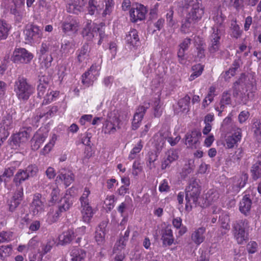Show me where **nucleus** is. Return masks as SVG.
I'll list each match as a JSON object with an SVG mask.
<instances>
[{
    "label": "nucleus",
    "instance_id": "nucleus-27",
    "mask_svg": "<svg viewBox=\"0 0 261 261\" xmlns=\"http://www.w3.org/2000/svg\"><path fill=\"white\" fill-rule=\"evenodd\" d=\"M252 205V200L249 195H245L239 204V210L240 212L246 215L249 212Z\"/></svg>",
    "mask_w": 261,
    "mask_h": 261
},
{
    "label": "nucleus",
    "instance_id": "nucleus-6",
    "mask_svg": "<svg viewBox=\"0 0 261 261\" xmlns=\"http://www.w3.org/2000/svg\"><path fill=\"white\" fill-rule=\"evenodd\" d=\"M247 227L248 221L246 219L237 220L233 224V236L238 244H243L248 240V233L245 231Z\"/></svg>",
    "mask_w": 261,
    "mask_h": 261
},
{
    "label": "nucleus",
    "instance_id": "nucleus-3",
    "mask_svg": "<svg viewBox=\"0 0 261 261\" xmlns=\"http://www.w3.org/2000/svg\"><path fill=\"white\" fill-rule=\"evenodd\" d=\"M256 88L252 84L246 85L240 84L236 82L234 84L233 95L238 98L243 104H247V102L253 97V93Z\"/></svg>",
    "mask_w": 261,
    "mask_h": 261
},
{
    "label": "nucleus",
    "instance_id": "nucleus-16",
    "mask_svg": "<svg viewBox=\"0 0 261 261\" xmlns=\"http://www.w3.org/2000/svg\"><path fill=\"white\" fill-rule=\"evenodd\" d=\"M192 40L187 37L182 40V41L178 45L179 49L177 51V58L178 62L181 64H185L186 59L185 58V51H187L190 45L191 44Z\"/></svg>",
    "mask_w": 261,
    "mask_h": 261
},
{
    "label": "nucleus",
    "instance_id": "nucleus-44",
    "mask_svg": "<svg viewBox=\"0 0 261 261\" xmlns=\"http://www.w3.org/2000/svg\"><path fill=\"white\" fill-rule=\"evenodd\" d=\"M130 233L129 226H128L124 232V236L120 237L119 241L117 242L116 245L118 248V249L121 250L124 249L126 245V242L128 240Z\"/></svg>",
    "mask_w": 261,
    "mask_h": 261
},
{
    "label": "nucleus",
    "instance_id": "nucleus-13",
    "mask_svg": "<svg viewBox=\"0 0 261 261\" xmlns=\"http://www.w3.org/2000/svg\"><path fill=\"white\" fill-rule=\"evenodd\" d=\"M48 135V131L45 128L39 129L31 140V149L38 150L47 138Z\"/></svg>",
    "mask_w": 261,
    "mask_h": 261
},
{
    "label": "nucleus",
    "instance_id": "nucleus-35",
    "mask_svg": "<svg viewBox=\"0 0 261 261\" xmlns=\"http://www.w3.org/2000/svg\"><path fill=\"white\" fill-rule=\"evenodd\" d=\"M59 95V92L48 89L47 92L43 96L44 99L42 102L43 105H47L55 100Z\"/></svg>",
    "mask_w": 261,
    "mask_h": 261
},
{
    "label": "nucleus",
    "instance_id": "nucleus-63",
    "mask_svg": "<svg viewBox=\"0 0 261 261\" xmlns=\"http://www.w3.org/2000/svg\"><path fill=\"white\" fill-rule=\"evenodd\" d=\"M165 158L167 159V160L170 161V162L173 163L178 159V152L176 150L174 149L169 150L167 152L166 157Z\"/></svg>",
    "mask_w": 261,
    "mask_h": 261
},
{
    "label": "nucleus",
    "instance_id": "nucleus-8",
    "mask_svg": "<svg viewBox=\"0 0 261 261\" xmlns=\"http://www.w3.org/2000/svg\"><path fill=\"white\" fill-rule=\"evenodd\" d=\"M34 57L32 53L24 48H15L11 56L12 61L16 64H28Z\"/></svg>",
    "mask_w": 261,
    "mask_h": 261
},
{
    "label": "nucleus",
    "instance_id": "nucleus-58",
    "mask_svg": "<svg viewBox=\"0 0 261 261\" xmlns=\"http://www.w3.org/2000/svg\"><path fill=\"white\" fill-rule=\"evenodd\" d=\"M105 9L102 13L103 16L107 15H110L114 8V2L113 0H105Z\"/></svg>",
    "mask_w": 261,
    "mask_h": 261
},
{
    "label": "nucleus",
    "instance_id": "nucleus-50",
    "mask_svg": "<svg viewBox=\"0 0 261 261\" xmlns=\"http://www.w3.org/2000/svg\"><path fill=\"white\" fill-rule=\"evenodd\" d=\"M168 134L169 133L168 130L164 134L162 133V130L160 132V136L163 137V139L167 140L171 146H173L177 144L180 140V136L178 135L175 138H173L172 137H169Z\"/></svg>",
    "mask_w": 261,
    "mask_h": 261
},
{
    "label": "nucleus",
    "instance_id": "nucleus-15",
    "mask_svg": "<svg viewBox=\"0 0 261 261\" xmlns=\"http://www.w3.org/2000/svg\"><path fill=\"white\" fill-rule=\"evenodd\" d=\"M24 197L23 188L16 189L13 196L8 201L9 211L13 212L20 205Z\"/></svg>",
    "mask_w": 261,
    "mask_h": 261
},
{
    "label": "nucleus",
    "instance_id": "nucleus-45",
    "mask_svg": "<svg viewBox=\"0 0 261 261\" xmlns=\"http://www.w3.org/2000/svg\"><path fill=\"white\" fill-rule=\"evenodd\" d=\"M57 140V136L55 134H53L49 142L45 145L44 148L41 151V153L43 155L48 154L54 146Z\"/></svg>",
    "mask_w": 261,
    "mask_h": 261
},
{
    "label": "nucleus",
    "instance_id": "nucleus-25",
    "mask_svg": "<svg viewBox=\"0 0 261 261\" xmlns=\"http://www.w3.org/2000/svg\"><path fill=\"white\" fill-rule=\"evenodd\" d=\"M70 255V261H85L87 252L85 250L76 247L71 250Z\"/></svg>",
    "mask_w": 261,
    "mask_h": 261
},
{
    "label": "nucleus",
    "instance_id": "nucleus-7",
    "mask_svg": "<svg viewBox=\"0 0 261 261\" xmlns=\"http://www.w3.org/2000/svg\"><path fill=\"white\" fill-rule=\"evenodd\" d=\"M100 67L98 65L93 64L90 68L82 75V83L87 87L93 85L100 74Z\"/></svg>",
    "mask_w": 261,
    "mask_h": 261
},
{
    "label": "nucleus",
    "instance_id": "nucleus-24",
    "mask_svg": "<svg viewBox=\"0 0 261 261\" xmlns=\"http://www.w3.org/2000/svg\"><path fill=\"white\" fill-rule=\"evenodd\" d=\"M74 197L67 193H65L64 197L61 200V203L58 208L62 212H66L69 210L73 204Z\"/></svg>",
    "mask_w": 261,
    "mask_h": 261
},
{
    "label": "nucleus",
    "instance_id": "nucleus-54",
    "mask_svg": "<svg viewBox=\"0 0 261 261\" xmlns=\"http://www.w3.org/2000/svg\"><path fill=\"white\" fill-rule=\"evenodd\" d=\"M15 170V168L13 166L5 169L3 174L0 176V182L3 181L6 182V178H9L12 177L14 174Z\"/></svg>",
    "mask_w": 261,
    "mask_h": 261
},
{
    "label": "nucleus",
    "instance_id": "nucleus-57",
    "mask_svg": "<svg viewBox=\"0 0 261 261\" xmlns=\"http://www.w3.org/2000/svg\"><path fill=\"white\" fill-rule=\"evenodd\" d=\"M254 133L257 139H261V121L259 119H255L253 124Z\"/></svg>",
    "mask_w": 261,
    "mask_h": 261
},
{
    "label": "nucleus",
    "instance_id": "nucleus-10",
    "mask_svg": "<svg viewBox=\"0 0 261 261\" xmlns=\"http://www.w3.org/2000/svg\"><path fill=\"white\" fill-rule=\"evenodd\" d=\"M61 28L64 34L76 33L79 28V22L72 16H69L61 22Z\"/></svg>",
    "mask_w": 261,
    "mask_h": 261
},
{
    "label": "nucleus",
    "instance_id": "nucleus-38",
    "mask_svg": "<svg viewBox=\"0 0 261 261\" xmlns=\"http://www.w3.org/2000/svg\"><path fill=\"white\" fill-rule=\"evenodd\" d=\"M2 127L6 130H9L13 127V117L10 114H7L2 119Z\"/></svg>",
    "mask_w": 261,
    "mask_h": 261
},
{
    "label": "nucleus",
    "instance_id": "nucleus-5",
    "mask_svg": "<svg viewBox=\"0 0 261 261\" xmlns=\"http://www.w3.org/2000/svg\"><path fill=\"white\" fill-rule=\"evenodd\" d=\"M184 8L190 9L187 16L194 22H198L204 14V8L201 0H190L185 4Z\"/></svg>",
    "mask_w": 261,
    "mask_h": 261
},
{
    "label": "nucleus",
    "instance_id": "nucleus-41",
    "mask_svg": "<svg viewBox=\"0 0 261 261\" xmlns=\"http://www.w3.org/2000/svg\"><path fill=\"white\" fill-rule=\"evenodd\" d=\"M213 19L218 26L221 25L224 22L225 16L223 15L221 10L219 8H216L213 12Z\"/></svg>",
    "mask_w": 261,
    "mask_h": 261
},
{
    "label": "nucleus",
    "instance_id": "nucleus-19",
    "mask_svg": "<svg viewBox=\"0 0 261 261\" xmlns=\"http://www.w3.org/2000/svg\"><path fill=\"white\" fill-rule=\"evenodd\" d=\"M161 240L164 246H171L174 242V238L170 226H167L162 230Z\"/></svg>",
    "mask_w": 261,
    "mask_h": 261
},
{
    "label": "nucleus",
    "instance_id": "nucleus-48",
    "mask_svg": "<svg viewBox=\"0 0 261 261\" xmlns=\"http://www.w3.org/2000/svg\"><path fill=\"white\" fill-rule=\"evenodd\" d=\"M219 222L221 227L226 230H229L230 229V219L228 215L222 214L219 216Z\"/></svg>",
    "mask_w": 261,
    "mask_h": 261
},
{
    "label": "nucleus",
    "instance_id": "nucleus-52",
    "mask_svg": "<svg viewBox=\"0 0 261 261\" xmlns=\"http://www.w3.org/2000/svg\"><path fill=\"white\" fill-rule=\"evenodd\" d=\"M38 243V241L33 238L29 241L27 246L24 245H19L17 249V251L19 252H22L27 248L28 249L32 250L35 248V246L37 245Z\"/></svg>",
    "mask_w": 261,
    "mask_h": 261
},
{
    "label": "nucleus",
    "instance_id": "nucleus-37",
    "mask_svg": "<svg viewBox=\"0 0 261 261\" xmlns=\"http://www.w3.org/2000/svg\"><path fill=\"white\" fill-rule=\"evenodd\" d=\"M144 142L142 140H140L136 145L132 148L128 155V159L132 161L135 159L137 155L142 150L143 147Z\"/></svg>",
    "mask_w": 261,
    "mask_h": 261
},
{
    "label": "nucleus",
    "instance_id": "nucleus-59",
    "mask_svg": "<svg viewBox=\"0 0 261 261\" xmlns=\"http://www.w3.org/2000/svg\"><path fill=\"white\" fill-rule=\"evenodd\" d=\"M74 45V42L69 40H65L62 44L61 50L64 54L68 53Z\"/></svg>",
    "mask_w": 261,
    "mask_h": 261
},
{
    "label": "nucleus",
    "instance_id": "nucleus-61",
    "mask_svg": "<svg viewBox=\"0 0 261 261\" xmlns=\"http://www.w3.org/2000/svg\"><path fill=\"white\" fill-rule=\"evenodd\" d=\"M244 150L242 147L238 148L232 156L231 160L233 162L239 163L243 156Z\"/></svg>",
    "mask_w": 261,
    "mask_h": 261
},
{
    "label": "nucleus",
    "instance_id": "nucleus-60",
    "mask_svg": "<svg viewBox=\"0 0 261 261\" xmlns=\"http://www.w3.org/2000/svg\"><path fill=\"white\" fill-rule=\"evenodd\" d=\"M90 191L89 188L85 187L83 194L80 198V202L81 204H85L87 203H90L89 200V196L90 194Z\"/></svg>",
    "mask_w": 261,
    "mask_h": 261
},
{
    "label": "nucleus",
    "instance_id": "nucleus-64",
    "mask_svg": "<svg viewBox=\"0 0 261 261\" xmlns=\"http://www.w3.org/2000/svg\"><path fill=\"white\" fill-rule=\"evenodd\" d=\"M258 246L255 241L249 242L246 246V250L249 254H254L257 251Z\"/></svg>",
    "mask_w": 261,
    "mask_h": 261
},
{
    "label": "nucleus",
    "instance_id": "nucleus-51",
    "mask_svg": "<svg viewBox=\"0 0 261 261\" xmlns=\"http://www.w3.org/2000/svg\"><path fill=\"white\" fill-rule=\"evenodd\" d=\"M66 10L68 13L75 14H78L83 11L79 8L77 5L72 0L69 1L67 3L66 6Z\"/></svg>",
    "mask_w": 261,
    "mask_h": 261
},
{
    "label": "nucleus",
    "instance_id": "nucleus-43",
    "mask_svg": "<svg viewBox=\"0 0 261 261\" xmlns=\"http://www.w3.org/2000/svg\"><path fill=\"white\" fill-rule=\"evenodd\" d=\"M190 100L191 97L188 94L179 100L178 105L183 112H188L189 111Z\"/></svg>",
    "mask_w": 261,
    "mask_h": 261
},
{
    "label": "nucleus",
    "instance_id": "nucleus-34",
    "mask_svg": "<svg viewBox=\"0 0 261 261\" xmlns=\"http://www.w3.org/2000/svg\"><path fill=\"white\" fill-rule=\"evenodd\" d=\"M230 94L228 92H224L223 93L222 98L220 102V108H216L215 110L219 112L218 116H221L225 105L231 103Z\"/></svg>",
    "mask_w": 261,
    "mask_h": 261
},
{
    "label": "nucleus",
    "instance_id": "nucleus-36",
    "mask_svg": "<svg viewBox=\"0 0 261 261\" xmlns=\"http://www.w3.org/2000/svg\"><path fill=\"white\" fill-rule=\"evenodd\" d=\"M75 237V236L74 230L70 229L64 231L62 234L60 235L59 239L63 244H68L70 243Z\"/></svg>",
    "mask_w": 261,
    "mask_h": 261
},
{
    "label": "nucleus",
    "instance_id": "nucleus-9",
    "mask_svg": "<svg viewBox=\"0 0 261 261\" xmlns=\"http://www.w3.org/2000/svg\"><path fill=\"white\" fill-rule=\"evenodd\" d=\"M231 131V135L226 136L225 139L224 146L227 149H232L237 147L242 138V130L241 128L234 125L232 127Z\"/></svg>",
    "mask_w": 261,
    "mask_h": 261
},
{
    "label": "nucleus",
    "instance_id": "nucleus-47",
    "mask_svg": "<svg viewBox=\"0 0 261 261\" xmlns=\"http://www.w3.org/2000/svg\"><path fill=\"white\" fill-rule=\"evenodd\" d=\"M9 30V25L6 21H0V40L7 38Z\"/></svg>",
    "mask_w": 261,
    "mask_h": 261
},
{
    "label": "nucleus",
    "instance_id": "nucleus-12",
    "mask_svg": "<svg viewBox=\"0 0 261 261\" xmlns=\"http://www.w3.org/2000/svg\"><path fill=\"white\" fill-rule=\"evenodd\" d=\"M31 210L34 216H40L45 211V203L42 199V195L36 193L33 195L30 204Z\"/></svg>",
    "mask_w": 261,
    "mask_h": 261
},
{
    "label": "nucleus",
    "instance_id": "nucleus-28",
    "mask_svg": "<svg viewBox=\"0 0 261 261\" xmlns=\"http://www.w3.org/2000/svg\"><path fill=\"white\" fill-rule=\"evenodd\" d=\"M106 229L99 224L96 228L94 239L98 245L103 246L105 243Z\"/></svg>",
    "mask_w": 261,
    "mask_h": 261
},
{
    "label": "nucleus",
    "instance_id": "nucleus-31",
    "mask_svg": "<svg viewBox=\"0 0 261 261\" xmlns=\"http://www.w3.org/2000/svg\"><path fill=\"white\" fill-rule=\"evenodd\" d=\"M62 213L59 208L55 211L50 208L46 215V222L49 225L56 222L61 217Z\"/></svg>",
    "mask_w": 261,
    "mask_h": 261
},
{
    "label": "nucleus",
    "instance_id": "nucleus-39",
    "mask_svg": "<svg viewBox=\"0 0 261 261\" xmlns=\"http://www.w3.org/2000/svg\"><path fill=\"white\" fill-rule=\"evenodd\" d=\"M219 198L218 192L214 189L209 190L205 194V201L210 204L217 201Z\"/></svg>",
    "mask_w": 261,
    "mask_h": 261
},
{
    "label": "nucleus",
    "instance_id": "nucleus-18",
    "mask_svg": "<svg viewBox=\"0 0 261 261\" xmlns=\"http://www.w3.org/2000/svg\"><path fill=\"white\" fill-rule=\"evenodd\" d=\"M126 43L130 46L137 48L140 45V38L137 30L133 29L128 32L125 38Z\"/></svg>",
    "mask_w": 261,
    "mask_h": 261
},
{
    "label": "nucleus",
    "instance_id": "nucleus-33",
    "mask_svg": "<svg viewBox=\"0 0 261 261\" xmlns=\"http://www.w3.org/2000/svg\"><path fill=\"white\" fill-rule=\"evenodd\" d=\"M10 12L14 16V19L16 22H22L23 19L25 16L26 13L24 8H12Z\"/></svg>",
    "mask_w": 261,
    "mask_h": 261
},
{
    "label": "nucleus",
    "instance_id": "nucleus-49",
    "mask_svg": "<svg viewBox=\"0 0 261 261\" xmlns=\"http://www.w3.org/2000/svg\"><path fill=\"white\" fill-rule=\"evenodd\" d=\"M193 72L189 77V80L192 81L199 76L203 70V66L200 64H196L192 67Z\"/></svg>",
    "mask_w": 261,
    "mask_h": 261
},
{
    "label": "nucleus",
    "instance_id": "nucleus-14",
    "mask_svg": "<svg viewBox=\"0 0 261 261\" xmlns=\"http://www.w3.org/2000/svg\"><path fill=\"white\" fill-rule=\"evenodd\" d=\"M31 132L32 128L30 127L22 128L18 133L11 136L12 142L14 145L19 146L20 144L28 141Z\"/></svg>",
    "mask_w": 261,
    "mask_h": 261
},
{
    "label": "nucleus",
    "instance_id": "nucleus-17",
    "mask_svg": "<svg viewBox=\"0 0 261 261\" xmlns=\"http://www.w3.org/2000/svg\"><path fill=\"white\" fill-rule=\"evenodd\" d=\"M205 227L202 226L195 229V230L192 232L191 239L196 246H199L204 241L205 239Z\"/></svg>",
    "mask_w": 261,
    "mask_h": 261
},
{
    "label": "nucleus",
    "instance_id": "nucleus-23",
    "mask_svg": "<svg viewBox=\"0 0 261 261\" xmlns=\"http://www.w3.org/2000/svg\"><path fill=\"white\" fill-rule=\"evenodd\" d=\"M90 48L88 43H85L76 51L77 60L79 63L86 61L89 57Z\"/></svg>",
    "mask_w": 261,
    "mask_h": 261
},
{
    "label": "nucleus",
    "instance_id": "nucleus-55",
    "mask_svg": "<svg viewBox=\"0 0 261 261\" xmlns=\"http://www.w3.org/2000/svg\"><path fill=\"white\" fill-rule=\"evenodd\" d=\"M248 180V175L246 173L242 174L239 178L238 179L237 181V186L235 188V191L237 193H238L240 190L243 188Z\"/></svg>",
    "mask_w": 261,
    "mask_h": 261
},
{
    "label": "nucleus",
    "instance_id": "nucleus-32",
    "mask_svg": "<svg viewBox=\"0 0 261 261\" xmlns=\"http://www.w3.org/2000/svg\"><path fill=\"white\" fill-rule=\"evenodd\" d=\"M196 22L192 20L187 16L181 22L180 31L183 34H188L192 31Z\"/></svg>",
    "mask_w": 261,
    "mask_h": 261
},
{
    "label": "nucleus",
    "instance_id": "nucleus-62",
    "mask_svg": "<svg viewBox=\"0 0 261 261\" xmlns=\"http://www.w3.org/2000/svg\"><path fill=\"white\" fill-rule=\"evenodd\" d=\"M27 174H28L29 177H33L37 174L38 172V168L35 164H31L29 165L24 170Z\"/></svg>",
    "mask_w": 261,
    "mask_h": 261
},
{
    "label": "nucleus",
    "instance_id": "nucleus-26",
    "mask_svg": "<svg viewBox=\"0 0 261 261\" xmlns=\"http://www.w3.org/2000/svg\"><path fill=\"white\" fill-rule=\"evenodd\" d=\"M201 136V132L196 130L187 133L185 137L186 144H188L189 147H192L199 141Z\"/></svg>",
    "mask_w": 261,
    "mask_h": 261
},
{
    "label": "nucleus",
    "instance_id": "nucleus-2",
    "mask_svg": "<svg viewBox=\"0 0 261 261\" xmlns=\"http://www.w3.org/2000/svg\"><path fill=\"white\" fill-rule=\"evenodd\" d=\"M186 204L185 209L190 212L193 205L196 206L200 197L201 187L196 179L191 181L186 190Z\"/></svg>",
    "mask_w": 261,
    "mask_h": 261
},
{
    "label": "nucleus",
    "instance_id": "nucleus-1",
    "mask_svg": "<svg viewBox=\"0 0 261 261\" xmlns=\"http://www.w3.org/2000/svg\"><path fill=\"white\" fill-rule=\"evenodd\" d=\"M14 92L19 100L27 101L34 93L35 88L25 77L19 76L14 83Z\"/></svg>",
    "mask_w": 261,
    "mask_h": 261
},
{
    "label": "nucleus",
    "instance_id": "nucleus-21",
    "mask_svg": "<svg viewBox=\"0 0 261 261\" xmlns=\"http://www.w3.org/2000/svg\"><path fill=\"white\" fill-rule=\"evenodd\" d=\"M146 111V108L144 106H139L134 115L132 121V129L136 130L140 126L142 120Z\"/></svg>",
    "mask_w": 261,
    "mask_h": 261
},
{
    "label": "nucleus",
    "instance_id": "nucleus-22",
    "mask_svg": "<svg viewBox=\"0 0 261 261\" xmlns=\"http://www.w3.org/2000/svg\"><path fill=\"white\" fill-rule=\"evenodd\" d=\"M74 176L71 171H66L65 173L62 172L59 174L56 179V181L59 182L61 180L66 187H68L74 180Z\"/></svg>",
    "mask_w": 261,
    "mask_h": 261
},
{
    "label": "nucleus",
    "instance_id": "nucleus-11",
    "mask_svg": "<svg viewBox=\"0 0 261 261\" xmlns=\"http://www.w3.org/2000/svg\"><path fill=\"white\" fill-rule=\"evenodd\" d=\"M147 10L146 7L141 4H137L135 7H133L129 11L130 20L132 22L144 20Z\"/></svg>",
    "mask_w": 261,
    "mask_h": 261
},
{
    "label": "nucleus",
    "instance_id": "nucleus-20",
    "mask_svg": "<svg viewBox=\"0 0 261 261\" xmlns=\"http://www.w3.org/2000/svg\"><path fill=\"white\" fill-rule=\"evenodd\" d=\"M81 213L83 221L89 223L94 214V210L90 203L81 204Z\"/></svg>",
    "mask_w": 261,
    "mask_h": 261
},
{
    "label": "nucleus",
    "instance_id": "nucleus-29",
    "mask_svg": "<svg viewBox=\"0 0 261 261\" xmlns=\"http://www.w3.org/2000/svg\"><path fill=\"white\" fill-rule=\"evenodd\" d=\"M29 178L28 174H27L24 170L19 169L13 178V182L14 183L16 189L19 187L23 188L21 184Z\"/></svg>",
    "mask_w": 261,
    "mask_h": 261
},
{
    "label": "nucleus",
    "instance_id": "nucleus-4",
    "mask_svg": "<svg viewBox=\"0 0 261 261\" xmlns=\"http://www.w3.org/2000/svg\"><path fill=\"white\" fill-rule=\"evenodd\" d=\"M23 34L25 43L31 45L39 43L43 37L42 28L34 24L27 25Z\"/></svg>",
    "mask_w": 261,
    "mask_h": 261
},
{
    "label": "nucleus",
    "instance_id": "nucleus-42",
    "mask_svg": "<svg viewBox=\"0 0 261 261\" xmlns=\"http://www.w3.org/2000/svg\"><path fill=\"white\" fill-rule=\"evenodd\" d=\"M13 251L12 245H3L0 247V258L2 259H5L10 256Z\"/></svg>",
    "mask_w": 261,
    "mask_h": 261
},
{
    "label": "nucleus",
    "instance_id": "nucleus-56",
    "mask_svg": "<svg viewBox=\"0 0 261 261\" xmlns=\"http://www.w3.org/2000/svg\"><path fill=\"white\" fill-rule=\"evenodd\" d=\"M97 31L99 33V39L98 42V45H100L104 41H106L107 36L106 35L105 31L102 30V28H99L97 25L94 26L92 29V32Z\"/></svg>",
    "mask_w": 261,
    "mask_h": 261
},
{
    "label": "nucleus",
    "instance_id": "nucleus-46",
    "mask_svg": "<svg viewBox=\"0 0 261 261\" xmlns=\"http://www.w3.org/2000/svg\"><path fill=\"white\" fill-rule=\"evenodd\" d=\"M251 172L253 179L256 180L261 177V161H258L253 165Z\"/></svg>",
    "mask_w": 261,
    "mask_h": 261
},
{
    "label": "nucleus",
    "instance_id": "nucleus-30",
    "mask_svg": "<svg viewBox=\"0 0 261 261\" xmlns=\"http://www.w3.org/2000/svg\"><path fill=\"white\" fill-rule=\"evenodd\" d=\"M48 82L47 77L41 76L39 80V84L37 86V95L38 97L42 98L45 95L48 87Z\"/></svg>",
    "mask_w": 261,
    "mask_h": 261
},
{
    "label": "nucleus",
    "instance_id": "nucleus-40",
    "mask_svg": "<svg viewBox=\"0 0 261 261\" xmlns=\"http://www.w3.org/2000/svg\"><path fill=\"white\" fill-rule=\"evenodd\" d=\"M39 60L41 67L47 69L51 66L53 58L51 55L47 54L40 55Z\"/></svg>",
    "mask_w": 261,
    "mask_h": 261
},
{
    "label": "nucleus",
    "instance_id": "nucleus-53",
    "mask_svg": "<svg viewBox=\"0 0 261 261\" xmlns=\"http://www.w3.org/2000/svg\"><path fill=\"white\" fill-rule=\"evenodd\" d=\"M13 236V232L11 231H2L0 232V244L10 242Z\"/></svg>",
    "mask_w": 261,
    "mask_h": 261
}]
</instances>
